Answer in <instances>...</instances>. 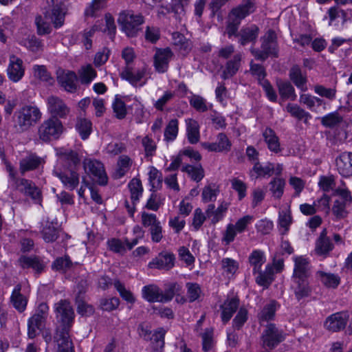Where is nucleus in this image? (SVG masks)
Returning <instances> with one entry per match:
<instances>
[{"mask_svg":"<svg viewBox=\"0 0 352 352\" xmlns=\"http://www.w3.org/2000/svg\"><path fill=\"white\" fill-rule=\"evenodd\" d=\"M276 302L271 300L269 303L266 304L261 312L258 314V320L260 322H267L273 320L276 312Z\"/></svg>","mask_w":352,"mask_h":352,"instance_id":"nucleus-49","label":"nucleus"},{"mask_svg":"<svg viewBox=\"0 0 352 352\" xmlns=\"http://www.w3.org/2000/svg\"><path fill=\"white\" fill-rule=\"evenodd\" d=\"M289 78L294 84L302 91L307 90L306 75L302 74L298 66L294 65L290 69Z\"/></svg>","mask_w":352,"mask_h":352,"instance_id":"nucleus-30","label":"nucleus"},{"mask_svg":"<svg viewBox=\"0 0 352 352\" xmlns=\"http://www.w3.org/2000/svg\"><path fill=\"white\" fill-rule=\"evenodd\" d=\"M292 223V217L289 208H285L279 212L278 223L281 234H285L289 230Z\"/></svg>","mask_w":352,"mask_h":352,"instance_id":"nucleus-37","label":"nucleus"},{"mask_svg":"<svg viewBox=\"0 0 352 352\" xmlns=\"http://www.w3.org/2000/svg\"><path fill=\"white\" fill-rule=\"evenodd\" d=\"M62 122L55 117H50L44 120L39 126L38 133L39 138L47 142L52 140H57L63 132Z\"/></svg>","mask_w":352,"mask_h":352,"instance_id":"nucleus-7","label":"nucleus"},{"mask_svg":"<svg viewBox=\"0 0 352 352\" xmlns=\"http://www.w3.org/2000/svg\"><path fill=\"white\" fill-rule=\"evenodd\" d=\"M299 101L311 111H316L317 107L325 104L322 99L307 94H301Z\"/></svg>","mask_w":352,"mask_h":352,"instance_id":"nucleus-44","label":"nucleus"},{"mask_svg":"<svg viewBox=\"0 0 352 352\" xmlns=\"http://www.w3.org/2000/svg\"><path fill=\"white\" fill-rule=\"evenodd\" d=\"M338 173L343 177L352 176V153H342L336 160Z\"/></svg>","mask_w":352,"mask_h":352,"instance_id":"nucleus-23","label":"nucleus"},{"mask_svg":"<svg viewBox=\"0 0 352 352\" xmlns=\"http://www.w3.org/2000/svg\"><path fill=\"white\" fill-rule=\"evenodd\" d=\"M113 285L123 300L131 304H133L135 302V298L132 292L126 289L124 285L120 280H116Z\"/></svg>","mask_w":352,"mask_h":352,"instance_id":"nucleus-58","label":"nucleus"},{"mask_svg":"<svg viewBox=\"0 0 352 352\" xmlns=\"http://www.w3.org/2000/svg\"><path fill=\"white\" fill-rule=\"evenodd\" d=\"M173 39L174 45L177 47V50L183 55H186L190 51L192 47L191 42L186 38L183 34L175 32L173 34Z\"/></svg>","mask_w":352,"mask_h":352,"instance_id":"nucleus-38","label":"nucleus"},{"mask_svg":"<svg viewBox=\"0 0 352 352\" xmlns=\"http://www.w3.org/2000/svg\"><path fill=\"white\" fill-rule=\"evenodd\" d=\"M132 165V160L128 155H121L117 162L116 177L121 178L130 170Z\"/></svg>","mask_w":352,"mask_h":352,"instance_id":"nucleus-46","label":"nucleus"},{"mask_svg":"<svg viewBox=\"0 0 352 352\" xmlns=\"http://www.w3.org/2000/svg\"><path fill=\"white\" fill-rule=\"evenodd\" d=\"M97 76V72L91 64L81 67L79 71L82 85H89Z\"/></svg>","mask_w":352,"mask_h":352,"instance_id":"nucleus-41","label":"nucleus"},{"mask_svg":"<svg viewBox=\"0 0 352 352\" xmlns=\"http://www.w3.org/2000/svg\"><path fill=\"white\" fill-rule=\"evenodd\" d=\"M174 54L168 47L157 48L153 56V66L157 72L163 74L168 71L169 63Z\"/></svg>","mask_w":352,"mask_h":352,"instance_id":"nucleus-13","label":"nucleus"},{"mask_svg":"<svg viewBox=\"0 0 352 352\" xmlns=\"http://www.w3.org/2000/svg\"><path fill=\"white\" fill-rule=\"evenodd\" d=\"M142 297L150 302H160L162 298V290L155 285H146L142 288Z\"/></svg>","mask_w":352,"mask_h":352,"instance_id":"nucleus-35","label":"nucleus"},{"mask_svg":"<svg viewBox=\"0 0 352 352\" xmlns=\"http://www.w3.org/2000/svg\"><path fill=\"white\" fill-rule=\"evenodd\" d=\"M166 331L164 328H158L151 336L152 347L154 351H158L163 349L164 346V336Z\"/></svg>","mask_w":352,"mask_h":352,"instance_id":"nucleus-50","label":"nucleus"},{"mask_svg":"<svg viewBox=\"0 0 352 352\" xmlns=\"http://www.w3.org/2000/svg\"><path fill=\"white\" fill-rule=\"evenodd\" d=\"M56 80L58 85L68 93L74 94L78 90V78L74 72L58 68Z\"/></svg>","mask_w":352,"mask_h":352,"instance_id":"nucleus-11","label":"nucleus"},{"mask_svg":"<svg viewBox=\"0 0 352 352\" xmlns=\"http://www.w3.org/2000/svg\"><path fill=\"white\" fill-rule=\"evenodd\" d=\"M178 120L177 119L170 120L164 130V140L166 142L173 141L178 134Z\"/></svg>","mask_w":352,"mask_h":352,"instance_id":"nucleus-55","label":"nucleus"},{"mask_svg":"<svg viewBox=\"0 0 352 352\" xmlns=\"http://www.w3.org/2000/svg\"><path fill=\"white\" fill-rule=\"evenodd\" d=\"M349 316L347 312L341 311L331 314L324 322L325 328L332 332L344 329L348 322Z\"/></svg>","mask_w":352,"mask_h":352,"instance_id":"nucleus-16","label":"nucleus"},{"mask_svg":"<svg viewBox=\"0 0 352 352\" xmlns=\"http://www.w3.org/2000/svg\"><path fill=\"white\" fill-rule=\"evenodd\" d=\"M21 284L18 283L14 287L10 297V304L19 313L25 311L28 302V297L21 293Z\"/></svg>","mask_w":352,"mask_h":352,"instance_id":"nucleus-22","label":"nucleus"},{"mask_svg":"<svg viewBox=\"0 0 352 352\" xmlns=\"http://www.w3.org/2000/svg\"><path fill=\"white\" fill-rule=\"evenodd\" d=\"M342 117L338 112L329 113L322 118L321 123L323 126L333 128L342 122Z\"/></svg>","mask_w":352,"mask_h":352,"instance_id":"nucleus-56","label":"nucleus"},{"mask_svg":"<svg viewBox=\"0 0 352 352\" xmlns=\"http://www.w3.org/2000/svg\"><path fill=\"white\" fill-rule=\"evenodd\" d=\"M256 274H258V276L256 277V283L264 287H268L273 280V267L267 265L263 272L260 270Z\"/></svg>","mask_w":352,"mask_h":352,"instance_id":"nucleus-40","label":"nucleus"},{"mask_svg":"<svg viewBox=\"0 0 352 352\" xmlns=\"http://www.w3.org/2000/svg\"><path fill=\"white\" fill-rule=\"evenodd\" d=\"M182 289V287L177 283H169L164 292L162 291L160 302H170L175 295H177Z\"/></svg>","mask_w":352,"mask_h":352,"instance_id":"nucleus-52","label":"nucleus"},{"mask_svg":"<svg viewBox=\"0 0 352 352\" xmlns=\"http://www.w3.org/2000/svg\"><path fill=\"white\" fill-rule=\"evenodd\" d=\"M250 265L253 267V274H256L261 269V266L265 263L266 258L263 251L254 250L248 258Z\"/></svg>","mask_w":352,"mask_h":352,"instance_id":"nucleus-36","label":"nucleus"},{"mask_svg":"<svg viewBox=\"0 0 352 352\" xmlns=\"http://www.w3.org/2000/svg\"><path fill=\"white\" fill-rule=\"evenodd\" d=\"M253 219V216L248 214L239 219L234 224H228L223 233L222 242L226 245H229L234 241L236 234L245 232Z\"/></svg>","mask_w":352,"mask_h":352,"instance_id":"nucleus-9","label":"nucleus"},{"mask_svg":"<svg viewBox=\"0 0 352 352\" xmlns=\"http://www.w3.org/2000/svg\"><path fill=\"white\" fill-rule=\"evenodd\" d=\"M35 23L37 28V32L39 35H45L51 32L52 27L50 19H46L45 16L43 18L41 16H38L36 18Z\"/></svg>","mask_w":352,"mask_h":352,"instance_id":"nucleus-62","label":"nucleus"},{"mask_svg":"<svg viewBox=\"0 0 352 352\" xmlns=\"http://www.w3.org/2000/svg\"><path fill=\"white\" fill-rule=\"evenodd\" d=\"M53 339L57 345L56 352H75L70 335L54 336Z\"/></svg>","mask_w":352,"mask_h":352,"instance_id":"nucleus-34","label":"nucleus"},{"mask_svg":"<svg viewBox=\"0 0 352 352\" xmlns=\"http://www.w3.org/2000/svg\"><path fill=\"white\" fill-rule=\"evenodd\" d=\"M60 160L67 166V168H76L80 164V159L78 153L72 149L60 148L57 153Z\"/></svg>","mask_w":352,"mask_h":352,"instance_id":"nucleus-26","label":"nucleus"},{"mask_svg":"<svg viewBox=\"0 0 352 352\" xmlns=\"http://www.w3.org/2000/svg\"><path fill=\"white\" fill-rule=\"evenodd\" d=\"M40 109L34 105H24L15 112L16 127L19 131L28 130L41 118Z\"/></svg>","mask_w":352,"mask_h":352,"instance_id":"nucleus-4","label":"nucleus"},{"mask_svg":"<svg viewBox=\"0 0 352 352\" xmlns=\"http://www.w3.org/2000/svg\"><path fill=\"white\" fill-rule=\"evenodd\" d=\"M76 129L79 133L82 140H86L92 131V123L91 122L84 118H80L77 120L76 124Z\"/></svg>","mask_w":352,"mask_h":352,"instance_id":"nucleus-48","label":"nucleus"},{"mask_svg":"<svg viewBox=\"0 0 352 352\" xmlns=\"http://www.w3.org/2000/svg\"><path fill=\"white\" fill-rule=\"evenodd\" d=\"M121 30L128 37H135L142 30L144 17L140 14H135L132 10L122 12L118 19Z\"/></svg>","mask_w":352,"mask_h":352,"instance_id":"nucleus-5","label":"nucleus"},{"mask_svg":"<svg viewBox=\"0 0 352 352\" xmlns=\"http://www.w3.org/2000/svg\"><path fill=\"white\" fill-rule=\"evenodd\" d=\"M316 277L327 287L336 288L340 282L338 275L331 273H326L323 271H318Z\"/></svg>","mask_w":352,"mask_h":352,"instance_id":"nucleus-42","label":"nucleus"},{"mask_svg":"<svg viewBox=\"0 0 352 352\" xmlns=\"http://www.w3.org/2000/svg\"><path fill=\"white\" fill-rule=\"evenodd\" d=\"M146 73L147 69L145 67L133 70L131 67L127 66L121 72L120 76L134 87H142L147 82V78H146Z\"/></svg>","mask_w":352,"mask_h":352,"instance_id":"nucleus-14","label":"nucleus"},{"mask_svg":"<svg viewBox=\"0 0 352 352\" xmlns=\"http://www.w3.org/2000/svg\"><path fill=\"white\" fill-rule=\"evenodd\" d=\"M263 136L271 151L275 153L280 151L279 139L274 130L271 128H266L263 132Z\"/></svg>","mask_w":352,"mask_h":352,"instance_id":"nucleus-32","label":"nucleus"},{"mask_svg":"<svg viewBox=\"0 0 352 352\" xmlns=\"http://www.w3.org/2000/svg\"><path fill=\"white\" fill-rule=\"evenodd\" d=\"M333 248L334 245L327 236V230L324 228L316 241L314 254L318 256L326 258Z\"/></svg>","mask_w":352,"mask_h":352,"instance_id":"nucleus-17","label":"nucleus"},{"mask_svg":"<svg viewBox=\"0 0 352 352\" xmlns=\"http://www.w3.org/2000/svg\"><path fill=\"white\" fill-rule=\"evenodd\" d=\"M272 196L276 199H280L283 196L285 186V181L282 178H274L270 183Z\"/></svg>","mask_w":352,"mask_h":352,"instance_id":"nucleus-54","label":"nucleus"},{"mask_svg":"<svg viewBox=\"0 0 352 352\" xmlns=\"http://www.w3.org/2000/svg\"><path fill=\"white\" fill-rule=\"evenodd\" d=\"M54 310L58 325L54 336L70 335L75 314L70 302L67 300H60L54 305Z\"/></svg>","mask_w":352,"mask_h":352,"instance_id":"nucleus-3","label":"nucleus"},{"mask_svg":"<svg viewBox=\"0 0 352 352\" xmlns=\"http://www.w3.org/2000/svg\"><path fill=\"white\" fill-rule=\"evenodd\" d=\"M72 262L68 256L57 258L52 263V268L57 271L66 272L72 267Z\"/></svg>","mask_w":352,"mask_h":352,"instance_id":"nucleus-63","label":"nucleus"},{"mask_svg":"<svg viewBox=\"0 0 352 352\" xmlns=\"http://www.w3.org/2000/svg\"><path fill=\"white\" fill-rule=\"evenodd\" d=\"M201 146L212 152H228L231 149L232 143L228 139L226 134L220 133L217 136V142L209 143L202 142Z\"/></svg>","mask_w":352,"mask_h":352,"instance_id":"nucleus-21","label":"nucleus"},{"mask_svg":"<svg viewBox=\"0 0 352 352\" xmlns=\"http://www.w3.org/2000/svg\"><path fill=\"white\" fill-rule=\"evenodd\" d=\"M42 236L47 243L55 241L58 236V232L56 228L51 222H47L41 231Z\"/></svg>","mask_w":352,"mask_h":352,"instance_id":"nucleus-53","label":"nucleus"},{"mask_svg":"<svg viewBox=\"0 0 352 352\" xmlns=\"http://www.w3.org/2000/svg\"><path fill=\"white\" fill-rule=\"evenodd\" d=\"M182 171L188 174V175L196 182H200L205 175L204 170L201 164L195 166L186 164L182 166Z\"/></svg>","mask_w":352,"mask_h":352,"instance_id":"nucleus-43","label":"nucleus"},{"mask_svg":"<svg viewBox=\"0 0 352 352\" xmlns=\"http://www.w3.org/2000/svg\"><path fill=\"white\" fill-rule=\"evenodd\" d=\"M148 180L153 189H158L162 184V173L153 166L150 168Z\"/></svg>","mask_w":352,"mask_h":352,"instance_id":"nucleus-59","label":"nucleus"},{"mask_svg":"<svg viewBox=\"0 0 352 352\" xmlns=\"http://www.w3.org/2000/svg\"><path fill=\"white\" fill-rule=\"evenodd\" d=\"M175 261V256L173 253L163 251L148 263V267L150 268L169 270L174 267Z\"/></svg>","mask_w":352,"mask_h":352,"instance_id":"nucleus-18","label":"nucleus"},{"mask_svg":"<svg viewBox=\"0 0 352 352\" xmlns=\"http://www.w3.org/2000/svg\"><path fill=\"white\" fill-rule=\"evenodd\" d=\"M190 106L199 112H205L208 111L206 100L199 95H193L189 99Z\"/></svg>","mask_w":352,"mask_h":352,"instance_id":"nucleus-64","label":"nucleus"},{"mask_svg":"<svg viewBox=\"0 0 352 352\" xmlns=\"http://www.w3.org/2000/svg\"><path fill=\"white\" fill-rule=\"evenodd\" d=\"M45 162L44 160L34 153H31L23 158L19 163V169L22 175L35 170Z\"/></svg>","mask_w":352,"mask_h":352,"instance_id":"nucleus-25","label":"nucleus"},{"mask_svg":"<svg viewBox=\"0 0 352 352\" xmlns=\"http://www.w3.org/2000/svg\"><path fill=\"white\" fill-rule=\"evenodd\" d=\"M286 110L290 115L299 120H303L305 123H307L308 120L311 118L310 113L298 104L289 103L286 107Z\"/></svg>","mask_w":352,"mask_h":352,"instance_id":"nucleus-45","label":"nucleus"},{"mask_svg":"<svg viewBox=\"0 0 352 352\" xmlns=\"http://www.w3.org/2000/svg\"><path fill=\"white\" fill-rule=\"evenodd\" d=\"M254 0H243L233 8L228 15L226 31L229 38L239 36V42L242 45L254 43L258 37L259 28L256 25L243 27L239 32L241 21L255 11Z\"/></svg>","mask_w":352,"mask_h":352,"instance_id":"nucleus-1","label":"nucleus"},{"mask_svg":"<svg viewBox=\"0 0 352 352\" xmlns=\"http://www.w3.org/2000/svg\"><path fill=\"white\" fill-rule=\"evenodd\" d=\"M83 167L85 173L91 179L101 186L107 184L108 177L103 164L97 160L86 158L83 160Z\"/></svg>","mask_w":352,"mask_h":352,"instance_id":"nucleus-8","label":"nucleus"},{"mask_svg":"<svg viewBox=\"0 0 352 352\" xmlns=\"http://www.w3.org/2000/svg\"><path fill=\"white\" fill-rule=\"evenodd\" d=\"M54 175L61 181L64 187L69 190H74L79 184L80 175L76 168L55 170Z\"/></svg>","mask_w":352,"mask_h":352,"instance_id":"nucleus-15","label":"nucleus"},{"mask_svg":"<svg viewBox=\"0 0 352 352\" xmlns=\"http://www.w3.org/2000/svg\"><path fill=\"white\" fill-rule=\"evenodd\" d=\"M128 188L131 193L133 206H131L127 201H125V206L129 214L132 217L135 210V205L139 201L140 197L142 195L143 187L140 179L133 178L129 183Z\"/></svg>","mask_w":352,"mask_h":352,"instance_id":"nucleus-19","label":"nucleus"},{"mask_svg":"<svg viewBox=\"0 0 352 352\" xmlns=\"http://www.w3.org/2000/svg\"><path fill=\"white\" fill-rule=\"evenodd\" d=\"M142 224L145 228L152 229L157 225L161 224L160 221L157 219V216L153 213H148L142 212L141 214Z\"/></svg>","mask_w":352,"mask_h":352,"instance_id":"nucleus-61","label":"nucleus"},{"mask_svg":"<svg viewBox=\"0 0 352 352\" xmlns=\"http://www.w3.org/2000/svg\"><path fill=\"white\" fill-rule=\"evenodd\" d=\"M239 300L236 298L227 299L221 306L222 310L221 319L224 323L228 322L232 318L233 314L239 307Z\"/></svg>","mask_w":352,"mask_h":352,"instance_id":"nucleus-29","label":"nucleus"},{"mask_svg":"<svg viewBox=\"0 0 352 352\" xmlns=\"http://www.w3.org/2000/svg\"><path fill=\"white\" fill-rule=\"evenodd\" d=\"M278 92L281 98L284 99H289L292 101L296 100L297 96L295 93V89L292 84L289 82H278Z\"/></svg>","mask_w":352,"mask_h":352,"instance_id":"nucleus-47","label":"nucleus"},{"mask_svg":"<svg viewBox=\"0 0 352 352\" xmlns=\"http://www.w3.org/2000/svg\"><path fill=\"white\" fill-rule=\"evenodd\" d=\"M188 4V0H172V5L168 12H173L176 18H181L185 14V7Z\"/></svg>","mask_w":352,"mask_h":352,"instance_id":"nucleus-57","label":"nucleus"},{"mask_svg":"<svg viewBox=\"0 0 352 352\" xmlns=\"http://www.w3.org/2000/svg\"><path fill=\"white\" fill-rule=\"evenodd\" d=\"M186 135L188 142L190 144H196L199 141V125L198 122L192 119L188 118L186 120Z\"/></svg>","mask_w":352,"mask_h":352,"instance_id":"nucleus-33","label":"nucleus"},{"mask_svg":"<svg viewBox=\"0 0 352 352\" xmlns=\"http://www.w3.org/2000/svg\"><path fill=\"white\" fill-rule=\"evenodd\" d=\"M45 320L38 316L33 315L28 321V336L30 339H34L38 335V331L41 329Z\"/></svg>","mask_w":352,"mask_h":352,"instance_id":"nucleus-39","label":"nucleus"},{"mask_svg":"<svg viewBox=\"0 0 352 352\" xmlns=\"http://www.w3.org/2000/svg\"><path fill=\"white\" fill-rule=\"evenodd\" d=\"M141 143L144 147L145 156L153 157L157 149V144L155 141L149 135H146L142 138Z\"/></svg>","mask_w":352,"mask_h":352,"instance_id":"nucleus-60","label":"nucleus"},{"mask_svg":"<svg viewBox=\"0 0 352 352\" xmlns=\"http://www.w3.org/2000/svg\"><path fill=\"white\" fill-rule=\"evenodd\" d=\"M274 164L267 163L263 166L259 162L254 164L252 169L250 171V175L252 178H258L259 177H270L274 174Z\"/></svg>","mask_w":352,"mask_h":352,"instance_id":"nucleus-31","label":"nucleus"},{"mask_svg":"<svg viewBox=\"0 0 352 352\" xmlns=\"http://www.w3.org/2000/svg\"><path fill=\"white\" fill-rule=\"evenodd\" d=\"M252 54L258 60L264 61L270 56H278L276 34L272 30H269L262 38L261 50L252 48Z\"/></svg>","mask_w":352,"mask_h":352,"instance_id":"nucleus-6","label":"nucleus"},{"mask_svg":"<svg viewBox=\"0 0 352 352\" xmlns=\"http://www.w3.org/2000/svg\"><path fill=\"white\" fill-rule=\"evenodd\" d=\"M18 263L23 269L32 268L36 273H41L44 270L43 261L36 256H21L18 259Z\"/></svg>","mask_w":352,"mask_h":352,"instance_id":"nucleus-24","label":"nucleus"},{"mask_svg":"<svg viewBox=\"0 0 352 352\" xmlns=\"http://www.w3.org/2000/svg\"><path fill=\"white\" fill-rule=\"evenodd\" d=\"M285 338V335L282 330H279L274 324L269 323L263 330L261 339L262 346L269 349H274Z\"/></svg>","mask_w":352,"mask_h":352,"instance_id":"nucleus-10","label":"nucleus"},{"mask_svg":"<svg viewBox=\"0 0 352 352\" xmlns=\"http://www.w3.org/2000/svg\"><path fill=\"white\" fill-rule=\"evenodd\" d=\"M65 16V12L60 5L54 6L51 12L45 13V18L50 19L56 28H58L64 24Z\"/></svg>","mask_w":352,"mask_h":352,"instance_id":"nucleus-27","label":"nucleus"},{"mask_svg":"<svg viewBox=\"0 0 352 352\" xmlns=\"http://www.w3.org/2000/svg\"><path fill=\"white\" fill-rule=\"evenodd\" d=\"M47 111L51 114V117H55L57 119L65 118L70 113V108L65 102L60 98L55 96H51L47 99Z\"/></svg>","mask_w":352,"mask_h":352,"instance_id":"nucleus-12","label":"nucleus"},{"mask_svg":"<svg viewBox=\"0 0 352 352\" xmlns=\"http://www.w3.org/2000/svg\"><path fill=\"white\" fill-rule=\"evenodd\" d=\"M186 287V297L189 302H193L199 300L202 294V290L200 285L197 283H187Z\"/></svg>","mask_w":352,"mask_h":352,"instance_id":"nucleus-51","label":"nucleus"},{"mask_svg":"<svg viewBox=\"0 0 352 352\" xmlns=\"http://www.w3.org/2000/svg\"><path fill=\"white\" fill-rule=\"evenodd\" d=\"M242 56L241 54H235L233 58L229 60L225 66L221 77L226 80L234 76L241 67Z\"/></svg>","mask_w":352,"mask_h":352,"instance_id":"nucleus-28","label":"nucleus"},{"mask_svg":"<svg viewBox=\"0 0 352 352\" xmlns=\"http://www.w3.org/2000/svg\"><path fill=\"white\" fill-rule=\"evenodd\" d=\"M25 74L23 60L14 55L10 57V63L7 69L8 78L13 82L20 81Z\"/></svg>","mask_w":352,"mask_h":352,"instance_id":"nucleus-20","label":"nucleus"},{"mask_svg":"<svg viewBox=\"0 0 352 352\" xmlns=\"http://www.w3.org/2000/svg\"><path fill=\"white\" fill-rule=\"evenodd\" d=\"M294 267L291 277V289L298 301L311 295L312 288L309 278L311 276V265L307 258L296 256L294 259Z\"/></svg>","mask_w":352,"mask_h":352,"instance_id":"nucleus-2","label":"nucleus"}]
</instances>
